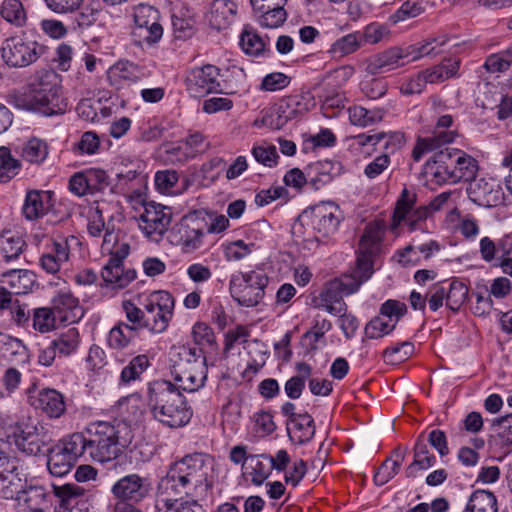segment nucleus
I'll use <instances>...</instances> for the list:
<instances>
[{"instance_id":"nucleus-44","label":"nucleus","mask_w":512,"mask_h":512,"mask_svg":"<svg viewBox=\"0 0 512 512\" xmlns=\"http://www.w3.org/2000/svg\"><path fill=\"white\" fill-rule=\"evenodd\" d=\"M277 104L280 106L289 122L308 112L311 98L308 95L295 94L283 98Z\"/></svg>"},{"instance_id":"nucleus-58","label":"nucleus","mask_w":512,"mask_h":512,"mask_svg":"<svg viewBox=\"0 0 512 512\" xmlns=\"http://www.w3.org/2000/svg\"><path fill=\"white\" fill-rule=\"evenodd\" d=\"M512 66V45L498 53L489 55L484 68L490 73L504 72Z\"/></svg>"},{"instance_id":"nucleus-36","label":"nucleus","mask_w":512,"mask_h":512,"mask_svg":"<svg viewBox=\"0 0 512 512\" xmlns=\"http://www.w3.org/2000/svg\"><path fill=\"white\" fill-rule=\"evenodd\" d=\"M408 448L397 447L393 450L392 456L387 458L378 468L374 475V482L378 486H382L389 482L400 470L405 460Z\"/></svg>"},{"instance_id":"nucleus-64","label":"nucleus","mask_w":512,"mask_h":512,"mask_svg":"<svg viewBox=\"0 0 512 512\" xmlns=\"http://www.w3.org/2000/svg\"><path fill=\"white\" fill-rule=\"evenodd\" d=\"M179 175L175 170H162L155 173L154 183L157 191L162 194L175 193Z\"/></svg>"},{"instance_id":"nucleus-31","label":"nucleus","mask_w":512,"mask_h":512,"mask_svg":"<svg viewBox=\"0 0 512 512\" xmlns=\"http://www.w3.org/2000/svg\"><path fill=\"white\" fill-rule=\"evenodd\" d=\"M126 257H110L107 264L103 267L101 276L107 284H113L117 288H125L131 283L136 273L133 270H124L123 260Z\"/></svg>"},{"instance_id":"nucleus-1","label":"nucleus","mask_w":512,"mask_h":512,"mask_svg":"<svg viewBox=\"0 0 512 512\" xmlns=\"http://www.w3.org/2000/svg\"><path fill=\"white\" fill-rule=\"evenodd\" d=\"M383 231L377 224L365 227L359 241L356 265L350 274H343L324 287L320 293V303L343 301V295L358 291L374 273V259L380 253Z\"/></svg>"},{"instance_id":"nucleus-27","label":"nucleus","mask_w":512,"mask_h":512,"mask_svg":"<svg viewBox=\"0 0 512 512\" xmlns=\"http://www.w3.org/2000/svg\"><path fill=\"white\" fill-rule=\"evenodd\" d=\"M459 136L457 130H444L434 128L430 136L419 138L412 151V157L419 161L422 156L430 151L440 149L442 146L453 143Z\"/></svg>"},{"instance_id":"nucleus-35","label":"nucleus","mask_w":512,"mask_h":512,"mask_svg":"<svg viewBox=\"0 0 512 512\" xmlns=\"http://www.w3.org/2000/svg\"><path fill=\"white\" fill-rule=\"evenodd\" d=\"M287 432L292 442L302 445L309 442L315 435V423L308 413H300L290 423H287Z\"/></svg>"},{"instance_id":"nucleus-41","label":"nucleus","mask_w":512,"mask_h":512,"mask_svg":"<svg viewBox=\"0 0 512 512\" xmlns=\"http://www.w3.org/2000/svg\"><path fill=\"white\" fill-rule=\"evenodd\" d=\"M363 45L361 32L356 31L336 39L328 49L333 58H343L357 52Z\"/></svg>"},{"instance_id":"nucleus-60","label":"nucleus","mask_w":512,"mask_h":512,"mask_svg":"<svg viewBox=\"0 0 512 512\" xmlns=\"http://www.w3.org/2000/svg\"><path fill=\"white\" fill-rule=\"evenodd\" d=\"M446 42V39L439 38H429L424 40L422 43L410 45L405 48L408 52V57H411L412 60L419 59L423 56H428L432 54H437V47L443 46Z\"/></svg>"},{"instance_id":"nucleus-20","label":"nucleus","mask_w":512,"mask_h":512,"mask_svg":"<svg viewBox=\"0 0 512 512\" xmlns=\"http://www.w3.org/2000/svg\"><path fill=\"white\" fill-rule=\"evenodd\" d=\"M51 308L62 323H75L83 317L79 299L69 287L58 289L51 300Z\"/></svg>"},{"instance_id":"nucleus-48","label":"nucleus","mask_w":512,"mask_h":512,"mask_svg":"<svg viewBox=\"0 0 512 512\" xmlns=\"http://www.w3.org/2000/svg\"><path fill=\"white\" fill-rule=\"evenodd\" d=\"M136 334L135 331H131L127 323L119 321L110 329L107 336V345L113 350L121 351L129 346Z\"/></svg>"},{"instance_id":"nucleus-59","label":"nucleus","mask_w":512,"mask_h":512,"mask_svg":"<svg viewBox=\"0 0 512 512\" xmlns=\"http://www.w3.org/2000/svg\"><path fill=\"white\" fill-rule=\"evenodd\" d=\"M288 120L278 104L263 111L261 119H256L254 125L266 126L271 129H281Z\"/></svg>"},{"instance_id":"nucleus-4","label":"nucleus","mask_w":512,"mask_h":512,"mask_svg":"<svg viewBox=\"0 0 512 512\" xmlns=\"http://www.w3.org/2000/svg\"><path fill=\"white\" fill-rule=\"evenodd\" d=\"M171 374L179 384L177 388L196 392L205 385L208 368L201 349L174 345L170 349Z\"/></svg>"},{"instance_id":"nucleus-14","label":"nucleus","mask_w":512,"mask_h":512,"mask_svg":"<svg viewBox=\"0 0 512 512\" xmlns=\"http://www.w3.org/2000/svg\"><path fill=\"white\" fill-rule=\"evenodd\" d=\"M133 17L135 28L132 34L138 38L139 44H153L161 39L163 28L156 8L148 4H139L134 7Z\"/></svg>"},{"instance_id":"nucleus-30","label":"nucleus","mask_w":512,"mask_h":512,"mask_svg":"<svg viewBox=\"0 0 512 512\" xmlns=\"http://www.w3.org/2000/svg\"><path fill=\"white\" fill-rule=\"evenodd\" d=\"M32 405L50 418H59L66 410L62 394L55 389H42L32 397Z\"/></svg>"},{"instance_id":"nucleus-19","label":"nucleus","mask_w":512,"mask_h":512,"mask_svg":"<svg viewBox=\"0 0 512 512\" xmlns=\"http://www.w3.org/2000/svg\"><path fill=\"white\" fill-rule=\"evenodd\" d=\"M59 503L54 512H81L88 502V490L76 483L53 485Z\"/></svg>"},{"instance_id":"nucleus-16","label":"nucleus","mask_w":512,"mask_h":512,"mask_svg":"<svg viewBox=\"0 0 512 512\" xmlns=\"http://www.w3.org/2000/svg\"><path fill=\"white\" fill-rule=\"evenodd\" d=\"M220 69L207 64L191 69L186 76L185 84L189 94L193 97H203L210 93L221 91L219 82Z\"/></svg>"},{"instance_id":"nucleus-13","label":"nucleus","mask_w":512,"mask_h":512,"mask_svg":"<svg viewBox=\"0 0 512 512\" xmlns=\"http://www.w3.org/2000/svg\"><path fill=\"white\" fill-rule=\"evenodd\" d=\"M172 220L171 208L154 201L143 202V212L138 217L140 230L158 241L167 231Z\"/></svg>"},{"instance_id":"nucleus-57","label":"nucleus","mask_w":512,"mask_h":512,"mask_svg":"<svg viewBox=\"0 0 512 512\" xmlns=\"http://www.w3.org/2000/svg\"><path fill=\"white\" fill-rule=\"evenodd\" d=\"M58 317L51 307H39L33 310V328L40 333L50 332L55 328Z\"/></svg>"},{"instance_id":"nucleus-7","label":"nucleus","mask_w":512,"mask_h":512,"mask_svg":"<svg viewBox=\"0 0 512 512\" xmlns=\"http://www.w3.org/2000/svg\"><path fill=\"white\" fill-rule=\"evenodd\" d=\"M268 282L263 271L238 272L231 276L229 291L239 305L254 307L263 299Z\"/></svg>"},{"instance_id":"nucleus-3","label":"nucleus","mask_w":512,"mask_h":512,"mask_svg":"<svg viewBox=\"0 0 512 512\" xmlns=\"http://www.w3.org/2000/svg\"><path fill=\"white\" fill-rule=\"evenodd\" d=\"M88 435V457L99 463L116 459L131 444L133 432L124 420L95 421L85 427Z\"/></svg>"},{"instance_id":"nucleus-42","label":"nucleus","mask_w":512,"mask_h":512,"mask_svg":"<svg viewBox=\"0 0 512 512\" xmlns=\"http://www.w3.org/2000/svg\"><path fill=\"white\" fill-rule=\"evenodd\" d=\"M348 115L352 125L364 128L381 122L385 110L383 108L367 109L363 106L354 105L348 108Z\"/></svg>"},{"instance_id":"nucleus-24","label":"nucleus","mask_w":512,"mask_h":512,"mask_svg":"<svg viewBox=\"0 0 512 512\" xmlns=\"http://www.w3.org/2000/svg\"><path fill=\"white\" fill-rule=\"evenodd\" d=\"M144 70L129 61H119L108 70V81L115 89L135 84L145 78Z\"/></svg>"},{"instance_id":"nucleus-47","label":"nucleus","mask_w":512,"mask_h":512,"mask_svg":"<svg viewBox=\"0 0 512 512\" xmlns=\"http://www.w3.org/2000/svg\"><path fill=\"white\" fill-rule=\"evenodd\" d=\"M51 342L59 357H68L77 352L81 339L78 329L70 328L58 334Z\"/></svg>"},{"instance_id":"nucleus-49","label":"nucleus","mask_w":512,"mask_h":512,"mask_svg":"<svg viewBox=\"0 0 512 512\" xmlns=\"http://www.w3.org/2000/svg\"><path fill=\"white\" fill-rule=\"evenodd\" d=\"M496 496L487 490H476L472 493L464 512H497Z\"/></svg>"},{"instance_id":"nucleus-33","label":"nucleus","mask_w":512,"mask_h":512,"mask_svg":"<svg viewBox=\"0 0 512 512\" xmlns=\"http://www.w3.org/2000/svg\"><path fill=\"white\" fill-rule=\"evenodd\" d=\"M29 351L22 340L0 333V365L6 362L26 363Z\"/></svg>"},{"instance_id":"nucleus-5","label":"nucleus","mask_w":512,"mask_h":512,"mask_svg":"<svg viewBox=\"0 0 512 512\" xmlns=\"http://www.w3.org/2000/svg\"><path fill=\"white\" fill-rule=\"evenodd\" d=\"M152 483L148 477L137 473L119 478L111 486V494L116 500L112 512H143L139 505L148 499Z\"/></svg>"},{"instance_id":"nucleus-38","label":"nucleus","mask_w":512,"mask_h":512,"mask_svg":"<svg viewBox=\"0 0 512 512\" xmlns=\"http://www.w3.org/2000/svg\"><path fill=\"white\" fill-rule=\"evenodd\" d=\"M26 242L15 230H4L0 234V253L6 261L17 259L24 251Z\"/></svg>"},{"instance_id":"nucleus-34","label":"nucleus","mask_w":512,"mask_h":512,"mask_svg":"<svg viewBox=\"0 0 512 512\" xmlns=\"http://www.w3.org/2000/svg\"><path fill=\"white\" fill-rule=\"evenodd\" d=\"M436 458L429 452L428 446L424 441L423 434L419 435L413 448V461L405 469L407 478H415L417 473L427 470L434 466Z\"/></svg>"},{"instance_id":"nucleus-39","label":"nucleus","mask_w":512,"mask_h":512,"mask_svg":"<svg viewBox=\"0 0 512 512\" xmlns=\"http://www.w3.org/2000/svg\"><path fill=\"white\" fill-rule=\"evenodd\" d=\"M76 461L57 444L48 449L47 468L51 475L63 477L74 467Z\"/></svg>"},{"instance_id":"nucleus-29","label":"nucleus","mask_w":512,"mask_h":512,"mask_svg":"<svg viewBox=\"0 0 512 512\" xmlns=\"http://www.w3.org/2000/svg\"><path fill=\"white\" fill-rule=\"evenodd\" d=\"M236 14L237 5L232 0H214L206 18L210 27L221 31L227 29L234 22Z\"/></svg>"},{"instance_id":"nucleus-12","label":"nucleus","mask_w":512,"mask_h":512,"mask_svg":"<svg viewBox=\"0 0 512 512\" xmlns=\"http://www.w3.org/2000/svg\"><path fill=\"white\" fill-rule=\"evenodd\" d=\"M17 448L27 455L40 454L52 441L48 430L42 425L19 421L12 433Z\"/></svg>"},{"instance_id":"nucleus-61","label":"nucleus","mask_w":512,"mask_h":512,"mask_svg":"<svg viewBox=\"0 0 512 512\" xmlns=\"http://www.w3.org/2000/svg\"><path fill=\"white\" fill-rule=\"evenodd\" d=\"M396 326V321L387 319L379 314L374 317L365 327V334L371 339L381 338L389 334Z\"/></svg>"},{"instance_id":"nucleus-10","label":"nucleus","mask_w":512,"mask_h":512,"mask_svg":"<svg viewBox=\"0 0 512 512\" xmlns=\"http://www.w3.org/2000/svg\"><path fill=\"white\" fill-rule=\"evenodd\" d=\"M469 288L465 283L457 279L442 281L430 286L426 292L429 309L433 312L439 310L445 303L446 307L453 312L459 309L466 302Z\"/></svg>"},{"instance_id":"nucleus-63","label":"nucleus","mask_w":512,"mask_h":512,"mask_svg":"<svg viewBox=\"0 0 512 512\" xmlns=\"http://www.w3.org/2000/svg\"><path fill=\"white\" fill-rule=\"evenodd\" d=\"M165 512H206L203 506L196 500L180 498H163Z\"/></svg>"},{"instance_id":"nucleus-56","label":"nucleus","mask_w":512,"mask_h":512,"mask_svg":"<svg viewBox=\"0 0 512 512\" xmlns=\"http://www.w3.org/2000/svg\"><path fill=\"white\" fill-rule=\"evenodd\" d=\"M21 155L24 160L39 164L43 162L48 155L47 144L38 138H32L23 145Z\"/></svg>"},{"instance_id":"nucleus-26","label":"nucleus","mask_w":512,"mask_h":512,"mask_svg":"<svg viewBox=\"0 0 512 512\" xmlns=\"http://www.w3.org/2000/svg\"><path fill=\"white\" fill-rule=\"evenodd\" d=\"M24 486L25 481L19 476L15 461L0 458V497L13 499Z\"/></svg>"},{"instance_id":"nucleus-23","label":"nucleus","mask_w":512,"mask_h":512,"mask_svg":"<svg viewBox=\"0 0 512 512\" xmlns=\"http://www.w3.org/2000/svg\"><path fill=\"white\" fill-rule=\"evenodd\" d=\"M77 243V238H59L53 240L47 251L40 257V266L47 273L55 274L60 271L63 264L69 261L71 243Z\"/></svg>"},{"instance_id":"nucleus-28","label":"nucleus","mask_w":512,"mask_h":512,"mask_svg":"<svg viewBox=\"0 0 512 512\" xmlns=\"http://www.w3.org/2000/svg\"><path fill=\"white\" fill-rule=\"evenodd\" d=\"M52 191L31 190L27 192L22 208L23 215L28 220H36L48 213L53 206Z\"/></svg>"},{"instance_id":"nucleus-43","label":"nucleus","mask_w":512,"mask_h":512,"mask_svg":"<svg viewBox=\"0 0 512 512\" xmlns=\"http://www.w3.org/2000/svg\"><path fill=\"white\" fill-rule=\"evenodd\" d=\"M457 159V168L454 170L453 184L460 181H473L478 172V163L471 155L457 149L454 152Z\"/></svg>"},{"instance_id":"nucleus-55","label":"nucleus","mask_w":512,"mask_h":512,"mask_svg":"<svg viewBox=\"0 0 512 512\" xmlns=\"http://www.w3.org/2000/svg\"><path fill=\"white\" fill-rule=\"evenodd\" d=\"M101 249L103 253L109 254L110 257H127L130 246L126 241H120L118 233L106 230Z\"/></svg>"},{"instance_id":"nucleus-62","label":"nucleus","mask_w":512,"mask_h":512,"mask_svg":"<svg viewBox=\"0 0 512 512\" xmlns=\"http://www.w3.org/2000/svg\"><path fill=\"white\" fill-rule=\"evenodd\" d=\"M251 154L258 163L270 168L276 166L279 157L276 147L267 142L255 144Z\"/></svg>"},{"instance_id":"nucleus-8","label":"nucleus","mask_w":512,"mask_h":512,"mask_svg":"<svg viewBox=\"0 0 512 512\" xmlns=\"http://www.w3.org/2000/svg\"><path fill=\"white\" fill-rule=\"evenodd\" d=\"M146 330L153 334L165 332L174 314V298L164 290L152 292L144 301Z\"/></svg>"},{"instance_id":"nucleus-45","label":"nucleus","mask_w":512,"mask_h":512,"mask_svg":"<svg viewBox=\"0 0 512 512\" xmlns=\"http://www.w3.org/2000/svg\"><path fill=\"white\" fill-rule=\"evenodd\" d=\"M298 374L289 378L284 385V391L288 398L298 399L305 389V382L312 374V368L305 362H299L295 366Z\"/></svg>"},{"instance_id":"nucleus-18","label":"nucleus","mask_w":512,"mask_h":512,"mask_svg":"<svg viewBox=\"0 0 512 512\" xmlns=\"http://www.w3.org/2000/svg\"><path fill=\"white\" fill-rule=\"evenodd\" d=\"M467 194L472 202L486 208L496 207L504 201L503 189L493 178L474 179L467 188Z\"/></svg>"},{"instance_id":"nucleus-21","label":"nucleus","mask_w":512,"mask_h":512,"mask_svg":"<svg viewBox=\"0 0 512 512\" xmlns=\"http://www.w3.org/2000/svg\"><path fill=\"white\" fill-rule=\"evenodd\" d=\"M158 489L163 498L182 497V495L189 496L197 492L176 462L170 466L166 475L161 479Z\"/></svg>"},{"instance_id":"nucleus-11","label":"nucleus","mask_w":512,"mask_h":512,"mask_svg":"<svg viewBox=\"0 0 512 512\" xmlns=\"http://www.w3.org/2000/svg\"><path fill=\"white\" fill-rule=\"evenodd\" d=\"M170 237L184 253H193L205 244L207 223L195 216H185L173 227Z\"/></svg>"},{"instance_id":"nucleus-51","label":"nucleus","mask_w":512,"mask_h":512,"mask_svg":"<svg viewBox=\"0 0 512 512\" xmlns=\"http://www.w3.org/2000/svg\"><path fill=\"white\" fill-rule=\"evenodd\" d=\"M496 436L494 438L496 445L505 452L512 451V413L507 414L494 422Z\"/></svg>"},{"instance_id":"nucleus-40","label":"nucleus","mask_w":512,"mask_h":512,"mask_svg":"<svg viewBox=\"0 0 512 512\" xmlns=\"http://www.w3.org/2000/svg\"><path fill=\"white\" fill-rule=\"evenodd\" d=\"M239 45L242 51L252 57L264 56L267 49V43L251 26H244L239 36Z\"/></svg>"},{"instance_id":"nucleus-52","label":"nucleus","mask_w":512,"mask_h":512,"mask_svg":"<svg viewBox=\"0 0 512 512\" xmlns=\"http://www.w3.org/2000/svg\"><path fill=\"white\" fill-rule=\"evenodd\" d=\"M149 366L150 361L147 355L140 354L133 357L128 365H126L121 371V383L128 384L132 381L138 380Z\"/></svg>"},{"instance_id":"nucleus-37","label":"nucleus","mask_w":512,"mask_h":512,"mask_svg":"<svg viewBox=\"0 0 512 512\" xmlns=\"http://www.w3.org/2000/svg\"><path fill=\"white\" fill-rule=\"evenodd\" d=\"M3 282L11 289L12 294L20 295L30 292L36 282L35 274L26 269L10 270L3 274Z\"/></svg>"},{"instance_id":"nucleus-53","label":"nucleus","mask_w":512,"mask_h":512,"mask_svg":"<svg viewBox=\"0 0 512 512\" xmlns=\"http://www.w3.org/2000/svg\"><path fill=\"white\" fill-rule=\"evenodd\" d=\"M21 169V163L8 147H0V183H6L14 178Z\"/></svg>"},{"instance_id":"nucleus-54","label":"nucleus","mask_w":512,"mask_h":512,"mask_svg":"<svg viewBox=\"0 0 512 512\" xmlns=\"http://www.w3.org/2000/svg\"><path fill=\"white\" fill-rule=\"evenodd\" d=\"M122 310L125 313L128 327L137 334L141 330H146L145 308H139L130 300L122 302Z\"/></svg>"},{"instance_id":"nucleus-46","label":"nucleus","mask_w":512,"mask_h":512,"mask_svg":"<svg viewBox=\"0 0 512 512\" xmlns=\"http://www.w3.org/2000/svg\"><path fill=\"white\" fill-rule=\"evenodd\" d=\"M57 445L75 461L82 456H88V435L85 430L64 437Z\"/></svg>"},{"instance_id":"nucleus-9","label":"nucleus","mask_w":512,"mask_h":512,"mask_svg":"<svg viewBox=\"0 0 512 512\" xmlns=\"http://www.w3.org/2000/svg\"><path fill=\"white\" fill-rule=\"evenodd\" d=\"M46 47L24 36H12L2 43L0 52L3 61L10 67H27L42 56Z\"/></svg>"},{"instance_id":"nucleus-2","label":"nucleus","mask_w":512,"mask_h":512,"mask_svg":"<svg viewBox=\"0 0 512 512\" xmlns=\"http://www.w3.org/2000/svg\"><path fill=\"white\" fill-rule=\"evenodd\" d=\"M147 407L154 420L168 428L187 425L192 410L179 388L168 380H155L149 383L146 393Z\"/></svg>"},{"instance_id":"nucleus-32","label":"nucleus","mask_w":512,"mask_h":512,"mask_svg":"<svg viewBox=\"0 0 512 512\" xmlns=\"http://www.w3.org/2000/svg\"><path fill=\"white\" fill-rule=\"evenodd\" d=\"M46 492L41 486H29L21 488L19 493H16L15 507L17 512H44L42 505L46 502Z\"/></svg>"},{"instance_id":"nucleus-17","label":"nucleus","mask_w":512,"mask_h":512,"mask_svg":"<svg viewBox=\"0 0 512 512\" xmlns=\"http://www.w3.org/2000/svg\"><path fill=\"white\" fill-rule=\"evenodd\" d=\"M176 463L196 490L209 488L208 477L212 471V458L209 455L194 453L183 457Z\"/></svg>"},{"instance_id":"nucleus-6","label":"nucleus","mask_w":512,"mask_h":512,"mask_svg":"<svg viewBox=\"0 0 512 512\" xmlns=\"http://www.w3.org/2000/svg\"><path fill=\"white\" fill-rule=\"evenodd\" d=\"M31 89L38 109L46 116L63 114L66 104L61 100V77L51 69L36 72Z\"/></svg>"},{"instance_id":"nucleus-15","label":"nucleus","mask_w":512,"mask_h":512,"mask_svg":"<svg viewBox=\"0 0 512 512\" xmlns=\"http://www.w3.org/2000/svg\"><path fill=\"white\" fill-rule=\"evenodd\" d=\"M455 148H445L436 153L432 160L426 162L423 176L427 182L435 185L453 184L454 170L457 168Z\"/></svg>"},{"instance_id":"nucleus-22","label":"nucleus","mask_w":512,"mask_h":512,"mask_svg":"<svg viewBox=\"0 0 512 512\" xmlns=\"http://www.w3.org/2000/svg\"><path fill=\"white\" fill-rule=\"evenodd\" d=\"M338 207L333 203L321 204L312 208L309 215V224L318 237L326 238L337 231L339 217L336 215Z\"/></svg>"},{"instance_id":"nucleus-50","label":"nucleus","mask_w":512,"mask_h":512,"mask_svg":"<svg viewBox=\"0 0 512 512\" xmlns=\"http://www.w3.org/2000/svg\"><path fill=\"white\" fill-rule=\"evenodd\" d=\"M1 17L15 27H23L27 21L26 10L20 0H4L0 7Z\"/></svg>"},{"instance_id":"nucleus-25","label":"nucleus","mask_w":512,"mask_h":512,"mask_svg":"<svg viewBox=\"0 0 512 512\" xmlns=\"http://www.w3.org/2000/svg\"><path fill=\"white\" fill-rule=\"evenodd\" d=\"M408 58L405 48L391 47L371 57L367 63L366 71L377 75L391 71L401 65V60Z\"/></svg>"}]
</instances>
